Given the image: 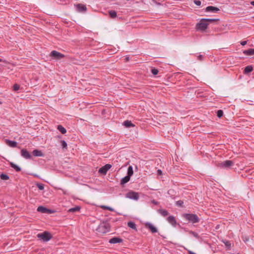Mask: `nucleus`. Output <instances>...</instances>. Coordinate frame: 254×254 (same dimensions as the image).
Listing matches in <instances>:
<instances>
[{"mask_svg": "<svg viewBox=\"0 0 254 254\" xmlns=\"http://www.w3.org/2000/svg\"><path fill=\"white\" fill-rule=\"evenodd\" d=\"M218 19H202L199 23L196 25V29L197 30L204 31L207 28L209 23L217 21Z\"/></svg>", "mask_w": 254, "mask_h": 254, "instance_id": "nucleus-1", "label": "nucleus"}, {"mask_svg": "<svg viewBox=\"0 0 254 254\" xmlns=\"http://www.w3.org/2000/svg\"><path fill=\"white\" fill-rule=\"evenodd\" d=\"M37 238L44 242H48L52 238V235L47 231H45L41 233H39L37 235Z\"/></svg>", "mask_w": 254, "mask_h": 254, "instance_id": "nucleus-2", "label": "nucleus"}, {"mask_svg": "<svg viewBox=\"0 0 254 254\" xmlns=\"http://www.w3.org/2000/svg\"><path fill=\"white\" fill-rule=\"evenodd\" d=\"M183 216L186 220L192 223H197L199 221V218L195 214H185Z\"/></svg>", "mask_w": 254, "mask_h": 254, "instance_id": "nucleus-3", "label": "nucleus"}, {"mask_svg": "<svg viewBox=\"0 0 254 254\" xmlns=\"http://www.w3.org/2000/svg\"><path fill=\"white\" fill-rule=\"evenodd\" d=\"M97 230L101 233H106L109 231L110 225L106 223H102L99 225Z\"/></svg>", "mask_w": 254, "mask_h": 254, "instance_id": "nucleus-4", "label": "nucleus"}, {"mask_svg": "<svg viewBox=\"0 0 254 254\" xmlns=\"http://www.w3.org/2000/svg\"><path fill=\"white\" fill-rule=\"evenodd\" d=\"M126 197L129 199L137 200L139 195L138 192L131 190L126 193Z\"/></svg>", "mask_w": 254, "mask_h": 254, "instance_id": "nucleus-5", "label": "nucleus"}, {"mask_svg": "<svg viewBox=\"0 0 254 254\" xmlns=\"http://www.w3.org/2000/svg\"><path fill=\"white\" fill-rule=\"evenodd\" d=\"M234 163L231 160H226L218 164V166L222 168H228L233 165Z\"/></svg>", "mask_w": 254, "mask_h": 254, "instance_id": "nucleus-6", "label": "nucleus"}, {"mask_svg": "<svg viewBox=\"0 0 254 254\" xmlns=\"http://www.w3.org/2000/svg\"><path fill=\"white\" fill-rule=\"evenodd\" d=\"M111 167L112 166L110 164H106L99 170V172L101 174L105 175L107 173V172L111 168Z\"/></svg>", "mask_w": 254, "mask_h": 254, "instance_id": "nucleus-7", "label": "nucleus"}, {"mask_svg": "<svg viewBox=\"0 0 254 254\" xmlns=\"http://www.w3.org/2000/svg\"><path fill=\"white\" fill-rule=\"evenodd\" d=\"M51 56L57 59H61L64 57V55L56 51H53L51 53Z\"/></svg>", "mask_w": 254, "mask_h": 254, "instance_id": "nucleus-8", "label": "nucleus"}, {"mask_svg": "<svg viewBox=\"0 0 254 254\" xmlns=\"http://www.w3.org/2000/svg\"><path fill=\"white\" fill-rule=\"evenodd\" d=\"M146 228L150 229L152 233H156L157 232V229L152 224L147 223L145 224Z\"/></svg>", "mask_w": 254, "mask_h": 254, "instance_id": "nucleus-9", "label": "nucleus"}, {"mask_svg": "<svg viewBox=\"0 0 254 254\" xmlns=\"http://www.w3.org/2000/svg\"><path fill=\"white\" fill-rule=\"evenodd\" d=\"M21 155L26 159H29L31 157V156L29 152L25 149H22L21 150Z\"/></svg>", "mask_w": 254, "mask_h": 254, "instance_id": "nucleus-10", "label": "nucleus"}, {"mask_svg": "<svg viewBox=\"0 0 254 254\" xmlns=\"http://www.w3.org/2000/svg\"><path fill=\"white\" fill-rule=\"evenodd\" d=\"M219 10V9L218 7L212 6H209L206 7L205 8V11L209 12V11H212L213 12H217Z\"/></svg>", "mask_w": 254, "mask_h": 254, "instance_id": "nucleus-11", "label": "nucleus"}, {"mask_svg": "<svg viewBox=\"0 0 254 254\" xmlns=\"http://www.w3.org/2000/svg\"><path fill=\"white\" fill-rule=\"evenodd\" d=\"M123 241L122 239L118 237H114L109 240V242L111 244H116L121 243Z\"/></svg>", "mask_w": 254, "mask_h": 254, "instance_id": "nucleus-12", "label": "nucleus"}, {"mask_svg": "<svg viewBox=\"0 0 254 254\" xmlns=\"http://www.w3.org/2000/svg\"><path fill=\"white\" fill-rule=\"evenodd\" d=\"M5 142L7 145L12 147H15L17 145V142L14 141H11L8 139H6Z\"/></svg>", "mask_w": 254, "mask_h": 254, "instance_id": "nucleus-13", "label": "nucleus"}, {"mask_svg": "<svg viewBox=\"0 0 254 254\" xmlns=\"http://www.w3.org/2000/svg\"><path fill=\"white\" fill-rule=\"evenodd\" d=\"M77 8L79 12L85 11L86 10L85 5L82 4H78L76 5Z\"/></svg>", "mask_w": 254, "mask_h": 254, "instance_id": "nucleus-14", "label": "nucleus"}, {"mask_svg": "<svg viewBox=\"0 0 254 254\" xmlns=\"http://www.w3.org/2000/svg\"><path fill=\"white\" fill-rule=\"evenodd\" d=\"M33 155L35 156H44V154L41 151L35 149L32 152Z\"/></svg>", "mask_w": 254, "mask_h": 254, "instance_id": "nucleus-15", "label": "nucleus"}, {"mask_svg": "<svg viewBox=\"0 0 254 254\" xmlns=\"http://www.w3.org/2000/svg\"><path fill=\"white\" fill-rule=\"evenodd\" d=\"M37 211L42 213H48L49 210L43 206H39L37 208Z\"/></svg>", "mask_w": 254, "mask_h": 254, "instance_id": "nucleus-16", "label": "nucleus"}, {"mask_svg": "<svg viewBox=\"0 0 254 254\" xmlns=\"http://www.w3.org/2000/svg\"><path fill=\"white\" fill-rule=\"evenodd\" d=\"M123 125L126 127H133L134 125L129 121L127 120L123 123Z\"/></svg>", "mask_w": 254, "mask_h": 254, "instance_id": "nucleus-17", "label": "nucleus"}, {"mask_svg": "<svg viewBox=\"0 0 254 254\" xmlns=\"http://www.w3.org/2000/svg\"><path fill=\"white\" fill-rule=\"evenodd\" d=\"M244 54L252 56L254 55V49H250L248 50H246L244 51Z\"/></svg>", "mask_w": 254, "mask_h": 254, "instance_id": "nucleus-18", "label": "nucleus"}, {"mask_svg": "<svg viewBox=\"0 0 254 254\" xmlns=\"http://www.w3.org/2000/svg\"><path fill=\"white\" fill-rule=\"evenodd\" d=\"M167 220L168 221V222L169 223H170L172 225H174L176 223L175 219L172 216H170L168 217L167 218Z\"/></svg>", "mask_w": 254, "mask_h": 254, "instance_id": "nucleus-19", "label": "nucleus"}, {"mask_svg": "<svg viewBox=\"0 0 254 254\" xmlns=\"http://www.w3.org/2000/svg\"><path fill=\"white\" fill-rule=\"evenodd\" d=\"M57 128L63 134H64L66 132L65 128L61 125H59Z\"/></svg>", "mask_w": 254, "mask_h": 254, "instance_id": "nucleus-20", "label": "nucleus"}, {"mask_svg": "<svg viewBox=\"0 0 254 254\" xmlns=\"http://www.w3.org/2000/svg\"><path fill=\"white\" fill-rule=\"evenodd\" d=\"M130 177L128 176H127L125 177L124 178H123L121 180V184H125L127 183L129 180H130Z\"/></svg>", "mask_w": 254, "mask_h": 254, "instance_id": "nucleus-21", "label": "nucleus"}, {"mask_svg": "<svg viewBox=\"0 0 254 254\" xmlns=\"http://www.w3.org/2000/svg\"><path fill=\"white\" fill-rule=\"evenodd\" d=\"M80 209V207L78 206H76L74 208H71L68 210V212H75L76 211H79Z\"/></svg>", "mask_w": 254, "mask_h": 254, "instance_id": "nucleus-22", "label": "nucleus"}, {"mask_svg": "<svg viewBox=\"0 0 254 254\" xmlns=\"http://www.w3.org/2000/svg\"><path fill=\"white\" fill-rule=\"evenodd\" d=\"M127 226L129 228H130L133 230H136V225L134 223L132 222H128L127 223Z\"/></svg>", "mask_w": 254, "mask_h": 254, "instance_id": "nucleus-23", "label": "nucleus"}, {"mask_svg": "<svg viewBox=\"0 0 254 254\" xmlns=\"http://www.w3.org/2000/svg\"><path fill=\"white\" fill-rule=\"evenodd\" d=\"M10 166L12 168H14L17 172L20 171L21 170L20 168L13 163L11 162Z\"/></svg>", "mask_w": 254, "mask_h": 254, "instance_id": "nucleus-24", "label": "nucleus"}, {"mask_svg": "<svg viewBox=\"0 0 254 254\" xmlns=\"http://www.w3.org/2000/svg\"><path fill=\"white\" fill-rule=\"evenodd\" d=\"M253 70V67L252 66H247L245 67L244 70L245 73H248Z\"/></svg>", "mask_w": 254, "mask_h": 254, "instance_id": "nucleus-25", "label": "nucleus"}, {"mask_svg": "<svg viewBox=\"0 0 254 254\" xmlns=\"http://www.w3.org/2000/svg\"><path fill=\"white\" fill-rule=\"evenodd\" d=\"M133 173L132 166H129L127 169V176L131 177Z\"/></svg>", "mask_w": 254, "mask_h": 254, "instance_id": "nucleus-26", "label": "nucleus"}, {"mask_svg": "<svg viewBox=\"0 0 254 254\" xmlns=\"http://www.w3.org/2000/svg\"><path fill=\"white\" fill-rule=\"evenodd\" d=\"M159 212L163 216H167L168 214V212L166 210L159 209Z\"/></svg>", "mask_w": 254, "mask_h": 254, "instance_id": "nucleus-27", "label": "nucleus"}, {"mask_svg": "<svg viewBox=\"0 0 254 254\" xmlns=\"http://www.w3.org/2000/svg\"><path fill=\"white\" fill-rule=\"evenodd\" d=\"M109 15L111 18H114L117 16V13L115 11L111 10L109 11Z\"/></svg>", "mask_w": 254, "mask_h": 254, "instance_id": "nucleus-28", "label": "nucleus"}, {"mask_svg": "<svg viewBox=\"0 0 254 254\" xmlns=\"http://www.w3.org/2000/svg\"><path fill=\"white\" fill-rule=\"evenodd\" d=\"M100 207L104 209H107V210H108L109 211H114V209L111 207H109V206H105V205H101L100 206Z\"/></svg>", "mask_w": 254, "mask_h": 254, "instance_id": "nucleus-29", "label": "nucleus"}, {"mask_svg": "<svg viewBox=\"0 0 254 254\" xmlns=\"http://www.w3.org/2000/svg\"><path fill=\"white\" fill-rule=\"evenodd\" d=\"M0 178L3 180H7L9 179V177L7 175L3 174L0 175Z\"/></svg>", "mask_w": 254, "mask_h": 254, "instance_id": "nucleus-30", "label": "nucleus"}, {"mask_svg": "<svg viewBox=\"0 0 254 254\" xmlns=\"http://www.w3.org/2000/svg\"><path fill=\"white\" fill-rule=\"evenodd\" d=\"M20 88V86L19 85L17 84H15L13 86V90L14 91H17Z\"/></svg>", "mask_w": 254, "mask_h": 254, "instance_id": "nucleus-31", "label": "nucleus"}, {"mask_svg": "<svg viewBox=\"0 0 254 254\" xmlns=\"http://www.w3.org/2000/svg\"><path fill=\"white\" fill-rule=\"evenodd\" d=\"M223 114V112L222 110H218L217 112V115L219 118H221Z\"/></svg>", "mask_w": 254, "mask_h": 254, "instance_id": "nucleus-32", "label": "nucleus"}, {"mask_svg": "<svg viewBox=\"0 0 254 254\" xmlns=\"http://www.w3.org/2000/svg\"><path fill=\"white\" fill-rule=\"evenodd\" d=\"M37 187L40 190H43L44 189V185L40 184H37Z\"/></svg>", "mask_w": 254, "mask_h": 254, "instance_id": "nucleus-33", "label": "nucleus"}, {"mask_svg": "<svg viewBox=\"0 0 254 254\" xmlns=\"http://www.w3.org/2000/svg\"><path fill=\"white\" fill-rule=\"evenodd\" d=\"M151 72L154 75H156L158 73V69H157L156 68H153L151 69Z\"/></svg>", "mask_w": 254, "mask_h": 254, "instance_id": "nucleus-34", "label": "nucleus"}, {"mask_svg": "<svg viewBox=\"0 0 254 254\" xmlns=\"http://www.w3.org/2000/svg\"><path fill=\"white\" fill-rule=\"evenodd\" d=\"M176 204L178 206H182L183 204V201L182 200H179L176 202Z\"/></svg>", "mask_w": 254, "mask_h": 254, "instance_id": "nucleus-35", "label": "nucleus"}, {"mask_svg": "<svg viewBox=\"0 0 254 254\" xmlns=\"http://www.w3.org/2000/svg\"><path fill=\"white\" fill-rule=\"evenodd\" d=\"M61 143H62V145L63 147L64 148H66V147H67V144L65 142V141H64V140H62L61 141Z\"/></svg>", "mask_w": 254, "mask_h": 254, "instance_id": "nucleus-36", "label": "nucleus"}, {"mask_svg": "<svg viewBox=\"0 0 254 254\" xmlns=\"http://www.w3.org/2000/svg\"><path fill=\"white\" fill-rule=\"evenodd\" d=\"M194 3L197 5H200L201 4V1L199 0H195Z\"/></svg>", "mask_w": 254, "mask_h": 254, "instance_id": "nucleus-37", "label": "nucleus"}, {"mask_svg": "<svg viewBox=\"0 0 254 254\" xmlns=\"http://www.w3.org/2000/svg\"><path fill=\"white\" fill-rule=\"evenodd\" d=\"M162 174V172L161 170H157V175H161Z\"/></svg>", "mask_w": 254, "mask_h": 254, "instance_id": "nucleus-38", "label": "nucleus"}, {"mask_svg": "<svg viewBox=\"0 0 254 254\" xmlns=\"http://www.w3.org/2000/svg\"><path fill=\"white\" fill-rule=\"evenodd\" d=\"M241 44L243 46H244L247 44V41H242L241 42Z\"/></svg>", "mask_w": 254, "mask_h": 254, "instance_id": "nucleus-39", "label": "nucleus"}, {"mask_svg": "<svg viewBox=\"0 0 254 254\" xmlns=\"http://www.w3.org/2000/svg\"><path fill=\"white\" fill-rule=\"evenodd\" d=\"M251 4L252 5L254 6V1H251Z\"/></svg>", "mask_w": 254, "mask_h": 254, "instance_id": "nucleus-40", "label": "nucleus"}, {"mask_svg": "<svg viewBox=\"0 0 254 254\" xmlns=\"http://www.w3.org/2000/svg\"><path fill=\"white\" fill-rule=\"evenodd\" d=\"M2 62V59H0V62Z\"/></svg>", "mask_w": 254, "mask_h": 254, "instance_id": "nucleus-41", "label": "nucleus"}, {"mask_svg": "<svg viewBox=\"0 0 254 254\" xmlns=\"http://www.w3.org/2000/svg\"><path fill=\"white\" fill-rule=\"evenodd\" d=\"M1 104V102L0 101V104Z\"/></svg>", "mask_w": 254, "mask_h": 254, "instance_id": "nucleus-42", "label": "nucleus"}]
</instances>
